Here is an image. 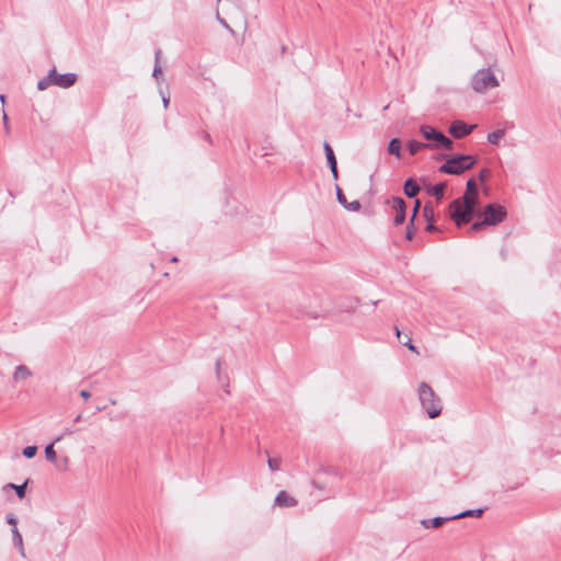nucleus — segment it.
Here are the masks:
<instances>
[{"label": "nucleus", "instance_id": "1", "mask_svg": "<svg viewBox=\"0 0 561 561\" xmlns=\"http://www.w3.org/2000/svg\"><path fill=\"white\" fill-rule=\"evenodd\" d=\"M417 397L423 410L427 413L430 419H435L440 414V399L428 383L423 381L419 385Z\"/></svg>", "mask_w": 561, "mask_h": 561}, {"label": "nucleus", "instance_id": "2", "mask_svg": "<svg viewBox=\"0 0 561 561\" xmlns=\"http://www.w3.org/2000/svg\"><path fill=\"white\" fill-rule=\"evenodd\" d=\"M476 164V159L469 154H458L446 159L438 168L440 173L460 175Z\"/></svg>", "mask_w": 561, "mask_h": 561}, {"label": "nucleus", "instance_id": "3", "mask_svg": "<svg viewBox=\"0 0 561 561\" xmlns=\"http://www.w3.org/2000/svg\"><path fill=\"white\" fill-rule=\"evenodd\" d=\"M77 80V76L72 72L68 73H57L56 68L49 70L48 75L45 78H42L37 82V89L39 91L46 90L49 85H57L62 89H67L75 84Z\"/></svg>", "mask_w": 561, "mask_h": 561}, {"label": "nucleus", "instance_id": "4", "mask_svg": "<svg viewBox=\"0 0 561 561\" xmlns=\"http://www.w3.org/2000/svg\"><path fill=\"white\" fill-rule=\"evenodd\" d=\"M500 82L490 68L478 70L471 78V88L478 93H484L499 87Z\"/></svg>", "mask_w": 561, "mask_h": 561}, {"label": "nucleus", "instance_id": "5", "mask_svg": "<svg viewBox=\"0 0 561 561\" xmlns=\"http://www.w3.org/2000/svg\"><path fill=\"white\" fill-rule=\"evenodd\" d=\"M420 131L423 135V137L432 142H427L428 149H438L444 148L447 150L453 149V141L446 137L443 133L436 130L434 127L430 125H422L420 127Z\"/></svg>", "mask_w": 561, "mask_h": 561}, {"label": "nucleus", "instance_id": "6", "mask_svg": "<svg viewBox=\"0 0 561 561\" xmlns=\"http://www.w3.org/2000/svg\"><path fill=\"white\" fill-rule=\"evenodd\" d=\"M449 216L457 227H461L471 221L473 211L469 209V206L463 205V203L457 198L449 205Z\"/></svg>", "mask_w": 561, "mask_h": 561}, {"label": "nucleus", "instance_id": "7", "mask_svg": "<svg viewBox=\"0 0 561 561\" xmlns=\"http://www.w3.org/2000/svg\"><path fill=\"white\" fill-rule=\"evenodd\" d=\"M506 209L499 204H488L483 210V224L488 226H496L506 218Z\"/></svg>", "mask_w": 561, "mask_h": 561}, {"label": "nucleus", "instance_id": "8", "mask_svg": "<svg viewBox=\"0 0 561 561\" xmlns=\"http://www.w3.org/2000/svg\"><path fill=\"white\" fill-rule=\"evenodd\" d=\"M323 316V310L318 304V299L307 298L300 304L297 318L317 320Z\"/></svg>", "mask_w": 561, "mask_h": 561}, {"label": "nucleus", "instance_id": "9", "mask_svg": "<svg viewBox=\"0 0 561 561\" xmlns=\"http://www.w3.org/2000/svg\"><path fill=\"white\" fill-rule=\"evenodd\" d=\"M388 203L391 205V207L396 211L394 217H393V224L396 226L403 224L405 220V210H407V205H405V202L403 201V198L392 197Z\"/></svg>", "mask_w": 561, "mask_h": 561}, {"label": "nucleus", "instance_id": "10", "mask_svg": "<svg viewBox=\"0 0 561 561\" xmlns=\"http://www.w3.org/2000/svg\"><path fill=\"white\" fill-rule=\"evenodd\" d=\"M474 127V125H467L461 121H455L449 127V133L453 137L459 139L468 136Z\"/></svg>", "mask_w": 561, "mask_h": 561}, {"label": "nucleus", "instance_id": "11", "mask_svg": "<svg viewBox=\"0 0 561 561\" xmlns=\"http://www.w3.org/2000/svg\"><path fill=\"white\" fill-rule=\"evenodd\" d=\"M275 504L282 507H293L297 501L285 491H280L275 497Z\"/></svg>", "mask_w": 561, "mask_h": 561}, {"label": "nucleus", "instance_id": "12", "mask_svg": "<svg viewBox=\"0 0 561 561\" xmlns=\"http://www.w3.org/2000/svg\"><path fill=\"white\" fill-rule=\"evenodd\" d=\"M448 520H454L453 516H449V517L437 516V517H434V518H431V519H422L421 520V525L424 528H426V529H428V528H438V527H440L442 525H444Z\"/></svg>", "mask_w": 561, "mask_h": 561}, {"label": "nucleus", "instance_id": "13", "mask_svg": "<svg viewBox=\"0 0 561 561\" xmlns=\"http://www.w3.org/2000/svg\"><path fill=\"white\" fill-rule=\"evenodd\" d=\"M403 190H404V194L411 198V197H414L419 193L420 187L413 179H408L404 183Z\"/></svg>", "mask_w": 561, "mask_h": 561}, {"label": "nucleus", "instance_id": "14", "mask_svg": "<svg viewBox=\"0 0 561 561\" xmlns=\"http://www.w3.org/2000/svg\"><path fill=\"white\" fill-rule=\"evenodd\" d=\"M463 205L469 206V209L474 213L476 207L478 206V195L473 194H463L462 197L459 198Z\"/></svg>", "mask_w": 561, "mask_h": 561}, {"label": "nucleus", "instance_id": "15", "mask_svg": "<svg viewBox=\"0 0 561 561\" xmlns=\"http://www.w3.org/2000/svg\"><path fill=\"white\" fill-rule=\"evenodd\" d=\"M12 539H13V545L19 548L20 554L22 557H25L22 535L20 534V531L16 527L12 528Z\"/></svg>", "mask_w": 561, "mask_h": 561}, {"label": "nucleus", "instance_id": "16", "mask_svg": "<svg viewBox=\"0 0 561 561\" xmlns=\"http://www.w3.org/2000/svg\"><path fill=\"white\" fill-rule=\"evenodd\" d=\"M31 371L30 369L24 366V365H19L16 368H15V371L13 374V379L14 380H25L27 379L28 377H31Z\"/></svg>", "mask_w": 561, "mask_h": 561}, {"label": "nucleus", "instance_id": "17", "mask_svg": "<svg viewBox=\"0 0 561 561\" xmlns=\"http://www.w3.org/2000/svg\"><path fill=\"white\" fill-rule=\"evenodd\" d=\"M61 436H58L54 442H51L49 445L46 446L45 448V457L48 461L50 462H55L56 459H57V454L54 449V445L55 443L61 440Z\"/></svg>", "mask_w": 561, "mask_h": 561}, {"label": "nucleus", "instance_id": "18", "mask_svg": "<svg viewBox=\"0 0 561 561\" xmlns=\"http://www.w3.org/2000/svg\"><path fill=\"white\" fill-rule=\"evenodd\" d=\"M388 152L397 158L401 157V141L398 138H392L389 141Z\"/></svg>", "mask_w": 561, "mask_h": 561}, {"label": "nucleus", "instance_id": "19", "mask_svg": "<svg viewBox=\"0 0 561 561\" xmlns=\"http://www.w3.org/2000/svg\"><path fill=\"white\" fill-rule=\"evenodd\" d=\"M428 146L426 142H420V141H416V140H410L408 142V148H409V151L411 154H415L417 153L421 149H424V148H427L428 149Z\"/></svg>", "mask_w": 561, "mask_h": 561}, {"label": "nucleus", "instance_id": "20", "mask_svg": "<svg viewBox=\"0 0 561 561\" xmlns=\"http://www.w3.org/2000/svg\"><path fill=\"white\" fill-rule=\"evenodd\" d=\"M504 135H505V130L496 129V130L490 133L488 135L486 139L491 145H497L500 142V140L504 137Z\"/></svg>", "mask_w": 561, "mask_h": 561}, {"label": "nucleus", "instance_id": "21", "mask_svg": "<svg viewBox=\"0 0 561 561\" xmlns=\"http://www.w3.org/2000/svg\"><path fill=\"white\" fill-rule=\"evenodd\" d=\"M483 513V511L481 508H478V510H468V511H465V512H461L459 514H456L453 516L454 519H459V518H463V517H468V516H476V517H479L481 516Z\"/></svg>", "mask_w": 561, "mask_h": 561}, {"label": "nucleus", "instance_id": "22", "mask_svg": "<svg viewBox=\"0 0 561 561\" xmlns=\"http://www.w3.org/2000/svg\"><path fill=\"white\" fill-rule=\"evenodd\" d=\"M445 187H446V184H445V183H438V184H435V185L430 190V193H431L434 197H436L437 199H440V198H443V196H444Z\"/></svg>", "mask_w": 561, "mask_h": 561}, {"label": "nucleus", "instance_id": "23", "mask_svg": "<svg viewBox=\"0 0 561 561\" xmlns=\"http://www.w3.org/2000/svg\"><path fill=\"white\" fill-rule=\"evenodd\" d=\"M26 484H27V482L20 484V485H16L13 483H8L4 488L13 489L16 492V495L19 496V499H23L25 496Z\"/></svg>", "mask_w": 561, "mask_h": 561}, {"label": "nucleus", "instance_id": "24", "mask_svg": "<svg viewBox=\"0 0 561 561\" xmlns=\"http://www.w3.org/2000/svg\"><path fill=\"white\" fill-rule=\"evenodd\" d=\"M160 49H158L156 51V65H154V68H153V72H152V76L156 78V79H159V78H162V68L159 64L160 61Z\"/></svg>", "mask_w": 561, "mask_h": 561}, {"label": "nucleus", "instance_id": "25", "mask_svg": "<svg viewBox=\"0 0 561 561\" xmlns=\"http://www.w3.org/2000/svg\"><path fill=\"white\" fill-rule=\"evenodd\" d=\"M465 194L478 195V187H477L474 180L471 179L467 182Z\"/></svg>", "mask_w": 561, "mask_h": 561}, {"label": "nucleus", "instance_id": "26", "mask_svg": "<svg viewBox=\"0 0 561 561\" xmlns=\"http://www.w3.org/2000/svg\"><path fill=\"white\" fill-rule=\"evenodd\" d=\"M424 217L427 221H433L434 219V209L431 205L426 204L423 208Z\"/></svg>", "mask_w": 561, "mask_h": 561}, {"label": "nucleus", "instance_id": "27", "mask_svg": "<svg viewBox=\"0 0 561 561\" xmlns=\"http://www.w3.org/2000/svg\"><path fill=\"white\" fill-rule=\"evenodd\" d=\"M37 447L36 446H27L23 449L22 454L26 458H33L36 455Z\"/></svg>", "mask_w": 561, "mask_h": 561}, {"label": "nucleus", "instance_id": "28", "mask_svg": "<svg viewBox=\"0 0 561 561\" xmlns=\"http://www.w3.org/2000/svg\"><path fill=\"white\" fill-rule=\"evenodd\" d=\"M267 463L272 471H276L280 468V460L278 458H270Z\"/></svg>", "mask_w": 561, "mask_h": 561}, {"label": "nucleus", "instance_id": "29", "mask_svg": "<svg viewBox=\"0 0 561 561\" xmlns=\"http://www.w3.org/2000/svg\"><path fill=\"white\" fill-rule=\"evenodd\" d=\"M347 210H351V211H357L360 209V203L358 201H353L352 203L350 204H345L344 206Z\"/></svg>", "mask_w": 561, "mask_h": 561}, {"label": "nucleus", "instance_id": "30", "mask_svg": "<svg viewBox=\"0 0 561 561\" xmlns=\"http://www.w3.org/2000/svg\"><path fill=\"white\" fill-rule=\"evenodd\" d=\"M490 176V170L489 169H482L479 172L478 179L481 183H484Z\"/></svg>", "mask_w": 561, "mask_h": 561}, {"label": "nucleus", "instance_id": "31", "mask_svg": "<svg viewBox=\"0 0 561 561\" xmlns=\"http://www.w3.org/2000/svg\"><path fill=\"white\" fill-rule=\"evenodd\" d=\"M336 197H337V201L341 205L345 206V204L347 203L346 202V197L345 195L343 194L342 190L336 186Z\"/></svg>", "mask_w": 561, "mask_h": 561}, {"label": "nucleus", "instance_id": "32", "mask_svg": "<svg viewBox=\"0 0 561 561\" xmlns=\"http://www.w3.org/2000/svg\"><path fill=\"white\" fill-rule=\"evenodd\" d=\"M484 226H488V225L483 224V219H482L481 221H477V222L472 224L470 227V231H473V232L479 231Z\"/></svg>", "mask_w": 561, "mask_h": 561}, {"label": "nucleus", "instance_id": "33", "mask_svg": "<svg viewBox=\"0 0 561 561\" xmlns=\"http://www.w3.org/2000/svg\"><path fill=\"white\" fill-rule=\"evenodd\" d=\"M323 149H324V152H325V158L334 156L333 149H332V147L330 146L329 142H324Z\"/></svg>", "mask_w": 561, "mask_h": 561}, {"label": "nucleus", "instance_id": "34", "mask_svg": "<svg viewBox=\"0 0 561 561\" xmlns=\"http://www.w3.org/2000/svg\"><path fill=\"white\" fill-rule=\"evenodd\" d=\"M2 121H3V126H4L5 131H7V134H9L10 133L9 119H8V115L4 111L2 114Z\"/></svg>", "mask_w": 561, "mask_h": 561}, {"label": "nucleus", "instance_id": "35", "mask_svg": "<svg viewBox=\"0 0 561 561\" xmlns=\"http://www.w3.org/2000/svg\"><path fill=\"white\" fill-rule=\"evenodd\" d=\"M327 162H328V165H329L330 169L337 167L336 165V158H335V156L328 157L327 158Z\"/></svg>", "mask_w": 561, "mask_h": 561}, {"label": "nucleus", "instance_id": "36", "mask_svg": "<svg viewBox=\"0 0 561 561\" xmlns=\"http://www.w3.org/2000/svg\"><path fill=\"white\" fill-rule=\"evenodd\" d=\"M405 346H408V348L412 352H415L416 354H419L417 350H416V346L411 342V339H408L407 342L403 343Z\"/></svg>", "mask_w": 561, "mask_h": 561}, {"label": "nucleus", "instance_id": "37", "mask_svg": "<svg viewBox=\"0 0 561 561\" xmlns=\"http://www.w3.org/2000/svg\"><path fill=\"white\" fill-rule=\"evenodd\" d=\"M7 522H8V524H9V525H12V526H13V528H14V527H16V523H18V522H16V518H15V516H14V515L9 514V515L7 516Z\"/></svg>", "mask_w": 561, "mask_h": 561}, {"label": "nucleus", "instance_id": "38", "mask_svg": "<svg viewBox=\"0 0 561 561\" xmlns=\"http://www.w3.org/2000/svg\"><path fill=\"white\" fill-rule=\"evenodd\" d=\"M160 94L162 96L163 106H164V108H167L170 103V98H169V95L163 94V92L161 90H160Z\"/></svg>", "mask_w": 561, "mask_h": 561}, {"label": "nucleus", "instance_id": "39", "mask_svg": "<svg viewBox=\"0 0 561 561\" xmlns=\"http://www.w3.org/2000/svg\"><path fill=\"white\" fill-rule=\"evenodd\" d=\"M413 234H414V231H413V227H412V225H411V226H410V227H408V229H407L405 238H407L408 240H412Z\"/></svg>", "mask_w": 561, "mask_h": 561}, {"label": "nucleus", "instance_id": "40", "mask_svg": "<svg viewBox=\"0 0 561 561\" xmlns=\"http://www.w3.org/2000/svg\"><path fill=\"white\" fill-rule=\"evenodd\" d=\"M419 207H420V201H419V199H416V201H415V205H414V209H413V214H412V218H411V222H413V220H414V218H415V216H416V213H417Z\"/></svg>", "mask_w": 561, "mask_h": 561}, {"label": "nucleus", "instance_id": "41", "mask_svg": "<svg viewBox=\"0 0 561 561\" xmlns=\"http://www.w3.org/2000/svg\"><path fill=\"white\" fill-rule=\"evenodd\" d=\"M80 396L82 399L88 400L91 397V393L88 390H81Z\"/></svg>", "mask_w": 561, "mask_h": 561}, {"label": "nucleus", "instance_id": "42", "mask_svg": "<svg viewBox=\"0 0 561 561\" xmlns=\"http://www.w3.org/2000/svg\"><path fill=\"white\" fill-rule=\"evenodd\" d=\"M426 230L434 231V230H436V227L434 226V224L432 221H428L427 226H426Z\"/></svg>", "mask_w": 561, "mask_h": 561}, {"label": "nucleus", "instance_id": "43", "mask_svg": "<svg viewBox=\"0 0 561 561\" xmlns=\"http://www.w3.org/2000/svg\"><path fill=\"white\" fill-rule=\"evenodd\" d=\"M330 170H331L332 176L336 180L337 176H339L337 167L336 168H331Z\"/></svg>", "mask_w": 561, "mask_h": 561}, {"label": "nucleus", "instance_id": "44", "mask_svg": "<svg viewBox=\"0 0 561 561\" xmlns=\"http://www.w3.org/2000/svg\"><path fill=\"white\" fill-rule=\"evenodd\" d=\"M81 419H82V415H81V414H79V415H77V416L75 417V420H73V421H75V422H80V421H81Z\"/></svg>", "mask_w": 561, "mask_h": 561}, {"label": "nucleus", "instance_id": "45", "mask_svg": "<svg viewBox=\"0 0 561 561\" xmlns=\"http://www.w3.org/2000/svg\"><path fill=\"white\" fill-rule=\"evenodd\" d=\"M64 434H65V435H70V434H72V430H70V428H66Z\"/></svg>", "mask_w": 561, "mask_h": 561}, {"label": "nucleus", "instance_id": "46", "mask_svg": "<svg viewBox=\"0 0 561 561\" xmlns=\"http://www.w3.org/2000/svg\"><path fill=\"white\" fill-rule=\"evenodd\" d=\"M4 100H5V96L4 95H0V101L2 104H4Z\"/></svg>", "mask_w": 561, "mask_h": 561}, {"label": "nucleus", "instance_id": "47", "mask_svg": "<svg viewBox=\"0 0 561 561\" xmlns=\"http://www.w3.org/2000/svg\"><path fill=\"white\" fill-rule=\"evenodd\" d=\"M219 368H220V363H219V362H217V363H216V369H217V373L219 371Z\"/></svg>", "mask_w": 561, "mask_h": 561}, {"label": "nucleus", "instance_id": "48", "mask_svg": "<svg viewBox=\"0 0 561 561\" xmlns=\"http://www.w3.org/2000/svg\"><path fill=\"white\" fill-rule=\"evenodd\" d=\"M171 261H172V262H176V261H178V257H175V256H174V257H172V259H171Z\"/></svg>", "mask_w": 561, "mask_h": 561}]
</instances>
